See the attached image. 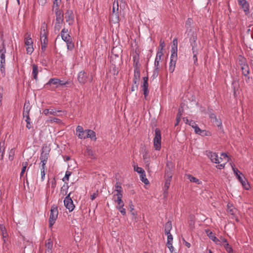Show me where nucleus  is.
<instances>
[{
  "label": "nucleus",
  "instance_id": "1",
  "mask_svg": "<svg viewBox=\"0 0 253 253\" xmlns=\"http://www.w3.org/2000/svg\"><path fill=\"white\" fill-rule=\"evenodd\" d=\"M207 156L212 163L219 164L216 166L218 169H223L225 165L229 161V158L225 153H222L220 157H219L216 153L209 151Z\"/></svg>",
  "mask_w": 253,
  "mask_h": 253
},
{
  "label": "nucleus",
  "instance_id": "2",
  "mask_svg": "<svg viewBox=\"0 0 253 253\" xmlns=\"http://www.w3.org/2000/svg\"><path fill=\"white\" fill-rule=\"evenodd\" d=\"M185 34H186L187 37L189 39V42H194L196 41L197 38V33L196 31V29L193 26V20L192 19L189 18L186 21L185 23Z\"/></svg>",
  "mask_w": 253,
  "mask_h": 253
},
{
  "label": "nucleus",
  "instance_id": "3",
  "mask_svg": "<svg viewBox=\"0 0 253 253\" xmlns=\"http://www.w3.org/2000/svg\"><path fill=\"white\" fill-rule=\"evenodd\" d=\"M61 37L62 39L66 42L67 49L70 50H72L74 47V45L72 42V39L70 36L69 31L67 29L63 28L61 30Z\"/></svg>",
  "mask_w": 253,
  "mask_h": 253
},
{
  "label": "nucleus",
  "instance_id": "4",
  "mask_svg": "<svg viewBox=\"0 0 253 253\" xmlns=\"http://www.w3.org/2000/svg\"><path fill=\"white\" fill-rule=\"evenodd\" d=\"M24 43L26 46V53L31 55L33 52V41L31 37V34L27 32L24 36Z\"/></svg>",
  "mask_w": 253,
  "mask_h": 253
},
{
  "label": "nucleus",
  "instance_id": "5",
  "mask_svg": "<svg viewBox=\"0 0 253 253\" xmlns=\"http://www.w3.org/2000/svg\"><path fill=\"white\" fill-rule=\"evenodd\" d=\"M58 214V208L56 205H52L50 210L49 218V227L51 228L55 223Z\"/></svg>",
  "mask_w": 253,
  "mask_h": 253
},
{
  "label": "nucleus",
  "instance_id": "6",
  "mask_svg": "<svg viewBox=\"0 0 253 253\" xmlns=\"http://www.w3.org/2000/svg\"><path fill=\"white\" fill-rule=\"evenodd\" d=\"M56 15V19L54 31L56 33H58L60 30L63 22L64 14L63 12L55 13Z\"/></svg>",
  "mask_w": 253,
  "mask_h": 253
},
{
  "label": "nucleus",
  "instance_id": "7",
  "mask_svg": "<svg viewBox=\"0 0 253 253\" xmlns=\"http://www.w3.org/2000/svg\"><path fill=\"white\" fill-rule=\"evenodd\" d=\"M154 147L156 150L159 151L161 148V133L159 128L155 130V137L153 140Z\"/></svg>",
  "mask_w": 253,
  "mask_h": 253
},
{
  "label": "nucleus",
  "instance_id": "8",
  "mask_svg": "<svg viewBox=\"0 0 253 253\" xmlns=\"http://www.w3.org/2000/svg\"><path fill=\"white\" fill-rule=\"evenodd\" d=\"M92 80V77L89 76L88 74L84 71L80 72L78 75V81L80 84H84L87 81L91 82Z\"/></svg>",
  "mask_w": 253,
  "mask_h": 253
},
{
  "label": "nucleus",
  "instance_id": "9",
  "mask_svg": "<svg viewBox=\"0 0 253 253\" xmlns=\"http://www.w3.org/2000/svg\"><path fill=\"white\" fill-rule=\"evenodd\" d=\"M166 181L164 187V194L166 196L168 194V190L170 185V181L172 177V172L170 170H169V171H167L166 173Z\"/></svg>",
  "mask_w": 253,
  "mask_h": 253
},
{
  "label": "nucleus",
  "instance_id": "10",
  "mask_svg": "<svg viewBox=\"0 0 253 253\" xmlns=\"http://www.w3.org/2000/svg\"><path fill=\"white\" fill-rule=\"evenodd\" d=\"M71 193L68 194L64 200V204L66 208L69 210L70 212L72 211L75 209L73 200L70 197Z\"/></svg>",
  "mask_w": 253,
  "mask_h": 253
},
{
  "label": "nucleus",
  "instance_id": "11",
  "mask_svg": "<svg viewBox=\"0 0 253 253\" xmlns=\"http://www.w3.org/2000/svg\"><path fill=\"white\" fill-rule=\"evenodd\" d=\"M191 46H192V52L193 54V60L195 65L197 64L198 58L197 55L198 54V49L197 48V43L196 41L190 42Z\"/></svg>",
  "mask_w": 253,
  "mask_h": 253
},
{
  "label": "nucleus",
  "instance_id": "12",
  "mask_svg": "<svg viewBox=\"0 0 253 253\" xmlns=\"http://www.w3.org/2000/svg\"><path fill=\"white\" fill-rule=\"evenodd\" d=\"M0 230L1 233V235L2 237V240L3 242V248L5 247L6 248L8 245L6 240L8 234L6 231L5 226L2 224H0Z\"/></svg>",
  "mask_w": 253,
  "mask_h": 253
},
{
  "label": "nucleus",
  "instance_id": "13",
  "mask_svg": "<svg viewBox=\"0 0 253 253\" xmlns=\"http://www.w3.org/2000/svg\"><path fill=\"white\" fill-rule=\"evenodd\" d=\"M76 135L80 139H85L86 129L84 130L82 126H78L76 129Z\"/></svg>",
  "mask_w": 253,
  "mask_h": 253
},
{
  "label": "nucleus",
  "instance_id": "14",
  "mask_svg": "<svg viewBox=\"0 0 253 253\" xmlns=\"http://www.w3.org/2000/svg\"><path fill=\"white\" fill-rule=\"evenodd\" d=\"M65 19L66 22L68 23L69 25L73 24L74 21V16L72 10H68L65 13Z\"/></svg>",
  "mask_w": 253,
  "mask_h": 253
},
{
  "label": "nucleus",
  "instance_id": "15",
  "mask_svg": "<svg viewBox=\"0 0 253 253\" xmlns=\"http://www.w3.org/2000/svg\"><path fill=\"white\" fill-rule=\"evenodd\" d=\"M239 5L241 7L246 15L249 13V4L246 0H238Z\"/></svg>",
  "mask_w": 253,
  "mask_h": 253
},
{
  "label": "nucleus",
  "instance_id": "16",
  "mask_svg": "<svg viewBox=\"0 0 253 253\" xmlns=\"http://www.w3.org/2000/svg\"><path fill=\"white\" fill-rule=\"evenodd\" d=\"M47 25L45 23H43L42 24L41 28V31H40V38L41 40L44 39V38L45 39H47Z\"/></svg>",
  "mask_w": 253,
  "mask_h": 253
},
{
  "label": "nucleus",
  "instance_id": "17",
  "mask_svg": "<svg viewBox=\"0 0 253 253\" xmlns=\"http://www.w3.org/2000/svg\"><path fill=\"white\" fill-rule=\"evenodd\" d=\"M143 84L142 85L143 94L144 95V97L145 98H146L147 96L148 95L149 93V90H148V78L147 77H145L143 78Z\"/></svg>",
  "mask_w": 253,
  "mask_h": 253
},
{
  "label": "nucleus",
  "instance_id": "18",
  "mask_svg": "<svg viewBox=\"0 0 253 253\" xmlns=\"http://www.w3.org/2000/svg\"><path fill=\"white\" fill-rule=\"evenodd\" d=\"M2 35L1 36L0 40L1 41V45L0 46V60H3L5 58V53H6V48L5 45L4 43V41L3 39Z\"/></svg>",
  "mask_w": 253,
  "mask_h": 253
},
{
  "label": "nucleus",
  "instance_id": "19",
  "mask_svg": "<svg viewBox=\"0 0 253 253\" xmlns=\"http://www.w3.org/2000/svg\"><path fill=\"white\" fill-rule=\"evenodd\" d=\"M42 71V68H40V70H39L38 66L36 64L32 65V75L33 77V78L36 80H38V75L39 71Z\"/></svg>",
  "mask_w": 253,
  "mask_h": 253
},
{
  "label": "nucleus",
  "instance_id": "20",
  "mask_svg": "<svg viewBox=\"0 0 253 253\" xmlns=\"http://www.w3.org/2000/svg\"><path fill=\"white\" fill-rule=\"evenodd\" d=\"M46 253H52L53 242L51 239H48L45 241Z\"/></svg>",
  "mask_w": 253,
  "mask_h": 253
},
{
  "label": "nucleus",
  "instance_id": "21",
  "mask_svg": "<svg viewBox=\"0 0 253 253\" xmlns=\"http://www.w3.org/2000/svg\"><path fill=\"white\" fill-rule=\"evenodd\" d=\"M61 3V0H53L52 10L55 13H60L62 11L59 9V7Z\"/></svg>",
  "mask_w": 253,
  "mask_h": 253
},
{
  "label": "nucleus",
  "instance_id": "22",
  "mask_svg": "<svg viewBox=\"0 0 253 253\" xmlns=\"http://www.w3.org/2000/svg\"><path fill=\"white\" fill-rule=\"evenodd\" d=\"M31 108V107L29 101H26L24 104L23 108V117L29 115Z\"/></svg>",
  "mask_w": 253,
  "mask_h": 253
},
{
  "label": "nucleus",
  "instance_id": "23",
  "mask_svg": "<svg viewBox=\"0 0 253 253\" xmlns=\"http://www.w3.org/2000/svg\"><path fill=\"white\" fill-rule=\"evenodd\" d=\"M140 76V73L139 70L137 69H135L134 71L133 83L135 84L136 87H137L139 84Z\"/></svg>",
  "mask_w": 253,
  "mask_h": 253
},
{
  "label": "nucleus",
  "instance_id": "24",
  "mask_svg": "<svg viewBox=\"0 0 253 253\" xmlns=\"http://www.w3.org/2000/svg\"><path fill=\"white\" fill-rule=\"evenodd\" d=\"M115 192H117V194H115L113 196L114 198H115L116 197H123V191L122 187L118 184V183H116L115 185Z\"/></svg>",
  "mask_w": 253,
  "mask_h": 253
},
{
  "label": "nucleus",
  "instance_id": "25",
  "mask_svg": "<svg viewBox=\"0 0 253 253\" xmlns=\"http://www.w3.org/2000/svg\"><path fill=\"white\" fill-rule=\"evenodd\" d=\"M210 118L211 122L213 123L214 126H219L221 125L222 123L221 120L217 119L214 114L211 115Z\"/></svg>",
  "mask_w": 253,
  "mask_h": 253
},
{
  "label": "nucleus",
  "instance_id": "26",
  "mask_svg": "<svg viewBox=\"0 0 253 253\" xmlns=\"http://www.w3.org/2000/svg\"><path fill=\"white\" fill-rule=\"evenodd\" d=\"M177 59L170 58L169 64V73H172L175 69Z\"/></svg>",
  "mask_w": 253,
  "mask_h": 253
},
{
  "label": "nucleus",
  "instance_id": "27",
  "mask_svg": "<svg viewBox=\"0 0 253 253\" xmlns=\"http://www.w3.org/2000/svg\"><path fill=\"white\" fill-rule=\"evenodd\" d=\"M110 21L114 24L119 22V15L118 12H112L110 17Z\"/></svg>",
  "mask_w": 253,
  "mask_h": 253
},
{
  "label": "nucleus",
  "instance_id": "28",
  "mask_svg": "<svg viewBox=\"0 0 253 253\" xmlns=\"http://www.w3.org/2000/svg\"><path fill=\"white\" fill-rule=\"evenodd\" d=\"M86 134L85 138H89L91 140L95 141L96 139L95 133L92 130L90 129H86Z\"/></svg>",
  "mask_w": 253,
  "mask_h": 253
},
{
  "label": "nucleus",
  "instance_id": "29",
  "mask_svg": "<svg viewBox=\"0 0 253 253\" xmlns=\"http://www.w3.org/2000/svg\"><path fill=\"white\" fill-rule=\"evenodd\" d=\"M59 112V111H56L53 109H46L43 111V113L46 116L49 115H57V113Z\"/></svg>",
  "mask_w": 253,
  "mask_h": 253
},
{
  "label": "nucleus",
  "instance_id": "30",
  "mask_svg": "<svg viewBox=\"0 0 253 253\" xmlns=\"http://www.w3.org/2000/svg\"><path fill=\"white\" fill-rule=\"evenodd\" d=\"M86 154L91 159L96 158L95 152L89 147L86 148Z\"/></svg>",
  "mask_w": 253,
  "mask_h": 253
},
{
  "label": "nucleus",
  "instance_id": "31",
  "mask_svg": "<svg viewBox=\"0 0 253 253\" xmlns=\"http://www.w3.org/2000/svg\"><path fill=\"white\" fill-rule=\"evenodd\" d=\"M58 79H57V78H52V79H50L49 81L48 82V83L46 84V85L47 86L48 85H51V84H53V85H55V88H58L59 87V86H58Z\"/></svg>",
  "mask_w": 253,
  "mask_h": 253
},
{
  "label": "nucleus",
  "instance_id": "32",
  "mask_svg": "<svg viewBox=\"0 0 253 253\" xmlns=\"http://www.w3.org/2000/svg\"><path fill=\"white\" fill-rule=\"evenodd\" d=\"M172 229V223L170 221H168L165 226V234H168L170 233Z\"/></svg>",
  "mask_w": 253,
  "mask_h": 253
},
{
  "label": "nucleus",
  "instance_id": "33",
  "mask_svg": "<svg viewBox=\"0 0 253 253\" xmlns=\"http://www.w3.org/2000/svg\"><path fill=\"white\" fill-rule=\"evenodd\" d=\"M187 177L190 182L195 183L197 184H201L202 183V181L197 178L194 177L192 175L187 174Z\"/></svg>",
  "mask_w": 253,
  "mask_h": 253
},
{
  "label": "nucleus",
  "instance_id": "34",
  "mask_svg": "<svg viewBox=\"0 0 253 253\" xmlns=\"http://www.w3.org/2000/svg\"><path fill=\"white\" fill-rule=\"evenodd\" d=\"M41 50L42 52H44L46 50L47 44H48V40L47 39H45V38L42 40H41Z\"/></svg>",
  "mask_w": 253,
  "mask_h": 253
},
{
  "label": "nucleus",
  "instance_id": "35",
  "mask_svg": "<svg viewBox=\"0 0 253 253\" xmlns=\"http://www.w3.org/2000/svg\"><path fill=\"white\" fill-rule=\"evenodd\" d=\"M177 46H172L171 50L170 58L177 59Z\"/></svg>",
  "mask_w": 253,
  "mask_h": 253
},
{
  "label": "nucleus",
  "instance_id": "36",
  "mask_svg": "<svg viewBox=\"0 0 253 253\" xmlns=\"http://www.w3.org/2000/svg\"><path fill=\"white\" fill-rule=\"evenodd\" d=\"M232 168L234 174L236 175L238 180L240 181L244 177H242L241 176V175H242V173L238 170V169L235 168L234 166H232Z\"/></svg>",
  "mask_w": 253,
  "mask_h": 253
},
{
  "label": "nucleus",
  "instance_id": "37",
  "mask_svg": "<svg viewBox=\"0 0 253 253\" xmlns=\"http://www.w3.org/2000/svg\"><path fill=\"white\" fill-rule=\"evenodd\" d=\"M68 188V184H64L61 188L60 194L62 195V196L66 195L67 194Z\"/></svg>",
  "mask_w": 253,
  "mask_h": 253
},
{
  "label": "nucleus",
  "instance_id": "38",
  "mask_svg": "<svg viewBox=\"0 0 253 253\" xmlns=\"http://www.w3.org/2000/svg\"><path fill=\"white\" fill-rule=\"evenodd\" d=\"M5 59L0 60V71L2 74L5 75Z\"/></svg>",
  "mask_w": 253,
  "mask_h": 253
},
{
  "label": "nucleus",
  "instance_id": "39",
  "mask_svg": "<svg viewBox=\"0 0 253 253\" xmlns=\"http://www.w3.org/2000/svg\"><path fill=\"white\" fill-rule=\"evenodd\" d=\"M233 89L234 90V96L237 95V93L238 91L239 84L237 82L234 81L232 83Z\"/></svg>",
  "mask_w": 253,
  "mask_h": 253
},
{
  "label": "nucleus",
  "instance_id": "40",
  "mask_svg": "<svg viewBox=\"0 0 253 253\" xmlns=\"http://www.w3.org/2000/svg\"><path fill=\"white\" fill-rule=\"evenodd\" d=\"M4 145V142H1L0 143V160H2L3 158L5 149Z\"/></svg>",
  "mask_w": 253,
  "mask_h": 253
},
{
  "label": "nucleus",
  "instance_id": "41",
  "mask_svg": "<svg viewBox=\"0 0 253 253\" xmlns=\"http://www.w3.org/2000/svg\"><path fill=\"white\" fill-rule=\"evenodd\" d=\"M123 197H117V199H115V201L117 203L118 205L116 207H120L122 206H124V203L122 201Z\"/></svg>",
  "mask_w": 253,
  "mask_h": 253
},
{
  "label": "nucleus",
  "instance_id": "42",
  "mask_svg": "<svg viewBox=\"0 0 253 253\" xmlns=\"http://www.w3.org/2000/svg\"><path fill=\"white\" fill-rule=\"evenodd\" d=\"M23 118H25V121L26 122V127L30 129L32 128V126L31 125V123L30 122V118L29 117V115L28 116H25V117H23Z\"/></svg>",
  "mask_w": 253,
  "mask_h": 253
},
{
  "label": "nucleus",
  "instance_id": "43",
  "mask_svg": "<svg viewBox=\"0 0 253 253\" xmlns=\"http://www.w3.org/2000/svg\"><path fill=\"white\" fill-rule=\"evenodd\" d=\"M182 111H181L180 109H179V111H178V112L177 113V116H176V122L175 124V126H177L178 125V124L179 123V122L181 120V118L182 117Z\"/></svg>",
  "mask_w": 253,
  "mask_h": 253
},
{
  "label": "nucleus",
  "instance_id": "44",
  "mask_svg": "<svg viewBox=\"0 0 253 253\" xmlns=\"http://www.w3.org/2000/svg\"><path fill=\"white\" fill-rule=\"evenodd\" d=\"M43 149H44V147H43L42 149V152L41 154L40 160H47L48 153L47 152H44Z\"/></svg>",
  "mask_w": 253,
  "mask_h": 253
},
{
  "label": "nucleus",
  "instance_id": "45",
  "mask_svg": "<svg viewBox=\"0 0 253 253\" xmlns=\"http://www.w3.org/2000/svg\"><path fill=\"white\" fill-rule=\"evenodd\" d=\"M140 180L145 184H148L149 183L148 180L146 178V174L145 172L140 174Z\"/></svg>",
  "mask_w": 253,
  "mask_h": 253
},
{
  "label": "nucleus",
  "instance_id": "46",
  "mask_svg": "<svg viewBox=\"0 0 253 253\" xmlns=\"http://www.w3.org/2000/svg\"><path fill=\"white\" fill-rule=\"evenodd\" d=\"M209 238L211 240L215 243H218L219 241L218 240V238H216L212 232H210V234H208Z\"/></svg>",
  "mask_w": 253,
  "mask_h": 253
},
{
  "label": "nucleus",
  "instance_id": "47",
  "mask_svg": "<svg viewBox=\"0 0 253 253\" xmlns=\"http://www.w3.org/2000/svg\"><path fill=\"white\" fill-rule=\"evenodd\" d=\"M223 246L228 253H233V249L227 242Z\"/></svg>",
  "mask_w": 253,
  "mask_h": 253
},
{
  "label": "nucleus",
  "instance_id": "48",
  "mask_svg": "<svg viewBox=\"0 0 253 253\" xmlns=\"http://www.w3.org/2000/svg\"><path fill=\"white\" fill-rule=\"evenodd\" d=\"M119 10V3L118 1H114L113 7H112V12H118Z\"/></svg>",
  "mask_w": 253,
  "mask_h": 253
},
{
  "label": "nucleus",
  "instance_id": "49",
  "mask_svg": "<svg viewBox=\"0 0 253 253\" xmlns=\"http://www.w3.org/2000/svg\"><path fill=\"white\" fill-rule=\"evenodd\" d=\"M218 240L219 241V242L218 243H215L218 245H223V244H225L227 242L226 239L222 236H220L219 238H218Z\"/></svg>",
  "mask_w": 253,
  "mask_h": 253
},
{
  "label": "nucleus",
  "instance_id": "50",
  "mask_svg": "<svg viewBox=\"0 0 253 253\" xmlns=\"http://www.w3.org/2000/svg\"><path fill=\"white\" fill-rule=\"evenodd\" d=\"M240 182L246 189H249V185L245 177H243V178L240 180Z\"/></svg>",
  "mask_w": 253,
  "mask_h": 253
},
{
  "label": "nucleus",
  "instance_id": "51",
  "mask_svg": "<svg viewBox=\"0 0 253 253\" xmlns=\"http://www.w3.org/2000/svg\"><path fill=\"white\" fill-rule=\"evenodd\" d=\"M15 150L14 148L11 149L9 152V160L12 161L14 158Z\"/></svg>",
  "mask_w": 253,
  "mask_h": 253
},
{
  "label": "nucleus",
  "instance_id": "52",
  "mask_svg": "<svg viewBox=\"0 0 253 253\" xmlns=\"http://www.w3.org/2000/svg\"><path fill=\"white\" fill-rule=\"evenodd\" d=\"M243 74L245 76H247L249 74V67L247 65H244L242 67Z\"/></svg>",
  "mask_w": 253,
  "mask_h": 253
},
{
  "label": "nucleus",
  "instance_id": "53",
  "mask_svg": "<svg viewBox=\"0 0 253 253\" xmlns=\"http://www.w3.org/2000/svg\"><path fill=\"white\" fill-rule=\"evenodd\" d=\"M134 171H136L140 174L141 173H143L144 172H145V171L144 170V169L142 168H141L140 167H138V166H134Z\"/></svg>",
  "mask_w": 253,
  "mask_h": 253
},
{
  "label": "nucleus",
  "instance_id": "54",
  "mask_svg": "<svg viewBox=\"0 0 253 253\" xmlns=\"http://www.w3.org/2000/svg\"><path fill=\"white\" fill-rule=\"evenodd\" d=\"M71 174V172L67 171L66 172L64 177L63 178L62 180L64 182L68 181L69 180V176Z\"/></svg>",
  "mask_w": 253,
  "mask_h": 253
},
{
  "label": "nucleus",
  "instance_id": "55",
  "mask_svg": "<svg viewBox=\"0 0 253 253\" xmlns=\"http://www.w3.org/2000/svg\"><path fill=\"white\" fill-rule=\"evenodd\" d=\"M166 46L165 43L164 41L163 40H161L160 41V49L158 50V51H162V52H163V50H164V48Z\"/></svg>",
  "mask_w": 253,
  "mask_h": 253
},
{
  "label": "nucleus",
  "instance_id": "56",
  "mask_svg": "<svg viewBox=\"0 0 253 253\" xmlns=\"http://www.w3.org/2000/svg\"><path fill=\"white\" fill-rule=\"evenodd\" d=\"M164 53L162 51H158L155 59L160 61Z\"/></svg>",
  "mask_w": 253,
  "mask_h": 253
},
{
  "label": "nucleus",
  "instance_id": "57",
  "mask_svg": "<svg viewBox=\"0 0 253 253\" xmlns=\"http://www.w3.org/2000/svg\"><path fill=\"white\" fill-rule=\"evenodd\" d=\"M166 235L167 236V244L172 243L173 237L170 233Z\"/></svg>",
  "mask_w": 253,
  "mask_h": 253
},
{
  "label": "nucleus",
  "instance_id": "58",
  "mask_svg": "<svg viewBox=\"0 0 253 253\" xmlns=\"http://www.w3.org/2000/svg\"><path fill=\"white\" fill-rule=\"evenodd\" d=\"M58 82H59L58 83L59 87H60V86L63 87V86H65L66 84H69V82L68 81H67L66 82H64L63 81H61L59 79H58Z\"/></svg>",
  "mask_w": 253,
  "mask_h": 253
},
{
  "label": "nucleus",
  "instance_id": "59",
  "mask_svg": "<svg viewBox=\"0 0 253 253\" xmlns=\"http://www.w3.org/2000/svg\"><path fill=\"white\" fill-rule=\"evenodd\" d=\"M159 68H155L154 72H153V78L154 79L156 78V77H158V76L159 75Z\"/></svg>",
  "mask_w": 253,
  "mask_h": 253
},
{
  "label": "nucleus",
  "instance_id": "60",
  "mask_svg": "<svg viewBox=\"0 0 253 253\" xmlns=\"http://www.w3.org/2000/svg\"><path fill=\"white\" fill-rule=\"evenodd\" d=\"M117 209L119 211L123 214V215L126 214V210L124 208V206H122L120 207H116Z\"/></svg>",
  "mask_w": 253,
  "mask_h": 253
},
{
  "label": "nucleus",
  "instance_id": "61",
  "mask_svg": "<svg viewBox=\"0 0 253 253\" xmlns=\"http://www.w3.org/2000/svg\"><path fill=\"white\" fill-rule=\"evenodd\" d=\"M202 136H211V133L210 132L207 131L206 130H202L201 134H200Z\"/></svg>",
  "mask_w": 253,
  "mask_h": 253
},
{
  "label": "nucleus",
  "instance_id": "62",
  "mask_svg": "<svg viewBox=\"0 0 253 253\" xmlns=\"http://www.w3.org/2000/svg\"><path fill=\"white\" fill-rule=\"evenodd\" d=\"M167 246L171 253L175 252L174 250V247L172 246V243L167 244Z\"/></svg>",
  "mask_w": 253,
  "mask_h": 253
},
{
  "label": "nucleus",
  "instance_id": "63",
  "mask_svg": "<svg viewBox=\"0 0 253 253\" xmlns=\"http://www.w3.org/2000/svg\"><path fill=\"white\" fill-rule=\"evenodd\" d=\"M28 165V163L27 162L23 163V164H22V170H21V171L23 172H25Z\"/></svg>",
  "mask_w": 253,
  "mask_h": 253
},
{
  "label": "nucleus",
  "instance_id": "64",
  "mask_svg": "<svg viewBox=\"0 0 253 253\" xmlns=\"http://www.w3.org/2000/svg\"><path fill=\"white\" fill-rule=\"evenodd\" d=\"M196 133L198 134H201L202 130H201L198 126V125L194 128Z\"/></svg>",
  "mask_w": 253,
  "mask_h": 253
}]
</instances>
